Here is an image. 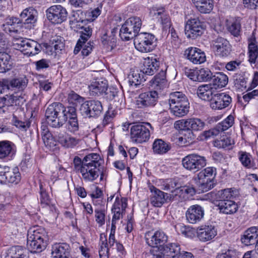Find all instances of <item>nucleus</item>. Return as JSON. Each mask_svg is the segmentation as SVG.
<instances>
[{
  "instance_id": "1",
  "label": "nucleus",
  "mask_w": 258,
  "mask_h": 258,
  "mask_svg": "<svg viewBox=\"0 0 258 258\" xmlns=\"http://www.w3.org/2000/svg\"><path fill=\"white\" fill-rule=\"evenodd\" d=\"M104 163V160L97 153H90L83 159L75 156L73 160L74 169L77 173L81 174L85 181L92 182L100 175V168Z\"/></svg>"
},
{
  "instance_id": "2",
  "label": "nucleus",
  "mask_w": 258,
  "mask_h": 258,
  "mask_svg": "<svg viewBox=\"0 0 258 258\" xmlns=\"http://www.w3.org/2000/svg\"><path fill=\"white\" fill-rule=\"evenodd\" d=\"M46 120L48 125L51 127L60 126V118L66 120L68 118L77 116L75 106H68L66 108L59 102H55L48 106L45 111Z\"/></svg>"
},
{
  "instance_id": "3",
  "label": "nucleus",
  "mask_w": 258,
  "mask_h": 258,
  "mask_svg": "<svg viewBox=\"0 0 258 258\" xmlns=\"http://www.w3.org/2000/svg\"><path fill=\"white\" fill-rule=\"evenodd\" d=\"M20 99L22 100L23 98L18 95H7L2 99L4 104L3 107H7L10 110L15 109L13 114L12 123L16 127L29 128L31 121L26 117L24 109L19 106Z\"/></svg>"
},
{
  "instance_id": "4",
  "label": "nucleus",
  "mask_w": 258,
  "mask_h": 258,
  "mask_svg": "<svg viewBox=\"0 0 258 258\" xmlns=\"http://www.w3.org/2000/svg\"><path fill=\"white\" fill-rule=\"evenodd\" d=\"M48 240L47 233L44 228L34 226L27 233V248L32 253L40 252L46 248Z\"/></svg>"
},
{
  "instance_id": "5",
  "label": "nucleus",
  "mask_w": 258,
  "mask_h": 258,
  "mask_svg": "<svg viewBox=\"0 0 258 258\" xmlns=\"http://www.w3.org/2000/svg\"><path fill=\"white\" fill-rule=\"evenodd\" d=\"M216 175V169L212 167H207L197 174L194 180L199 194L207 192L214 187Z\"/></svg>"
},
{
  "instance_id": "6",
  "label": "nucleus",
  "mask_w": 258,
  "mask_h": 258,
  "mask_svg": "<svg viewBox=\"0 0 258 258\" xmlns=\"http://www.w3.org/2000/svg\"><path fill=\"white\" fill-rule=\"evenodd\" d=\"M168 102L171 112L176 116H183L189 111V103L186 96L181 92L170 93Z\"/></svg>"
},
{
  "instance_id": "7",
  "label": "nucleus",
  "mask_w": 258,
  "mask_h": 258,
  "mask_svg": "<svg viewBox=\"0 0 258 258\" xmlns=\"http://www.w3.org/2000/svg\"><path fill=\"white\" fill-rule=\"evenodd\" d=\"M177 183L172 179H170L163 184V189L165 190H170L171 194L166 193V199L169 201L182 200L188 198L189 196H192L196 193L194 187L189 186H183L176 187Z\"/></svg>"
},
{
  "instance_id": "8",
  "label": "nucleus",
  "mask_w": 258,
  "mask_h": 258,
  "mask_svg": "<svg viewBox=\"0 0 258 258\" xmlns=\"http://www.w3.org/2000/svg\"><path fill=\"white\" fill-rule=\"evenodd\" d=\"M213 198L218 201V206L220 212L225 214H233L238 210L235 202L230 200L233 197L229 189L219 190L212 193Z\"/></svg>"
},
{
  "instance_id": "9",
  "label": "nucleus",
  "mask_w": 258,
  "mask_h": 258,
  "mask_svg": "<svg viewBox=\"0 0 258 258\" xmlns=\"http://www.w3.org/2000/svg\"><path fill=\"white\" fill-rule=\"evenodd\" d=\"M142 26V21L139 17H133L128 18L122 25L119 35L123 40L127 41L138 35Z\"/></svg>"
},
{
  "instance_id": "10",
  "label": "nucleus",
  "mask_w": 258,
  "mask_h": 258,
  "mask_svg": "<svg viewBox=\"0 0 258 258\" xmlns=\"http://www.w3.org/2000/svg\"><path fill=\"white\" fill-rule=\"evenodd\" d=\"M225 130H205L198 137L200 140H208L211 137H217L214 146L218 148H224L234 144V140L226 135Z\"/></svg>"
},
{
  "instance_id": "11",
  "label": "nucleus",
  "mask_w": 258,
  "mask_h": 258,
  "mask_svg": "<svg viewBox=\"0 0 258 258\" xmlns=\"http://www.w3.org/2000/svg\"><path fill=\"white\" fill-rule=\"evenodd\" d=\"M156 40L155 36L151 33H140L134 39V45L138 51L143 53L149 52L155 49Z\"/></svg>"
},
{
  "instance_id": "12",
  "label": "nucleus",
  "mask_w": 258,
  "mask_h": 258,
  "mask_svg": "<svg viewBox=\"0 0 258 258\" xmlns=\"http://www.w3.org/2000/svg\"><path fill=\"white\" fill-rule=\"evenodd\" d=\"M92 28L90 26H85L80 31V37L74 49V53L77 54L82 48V53L84 56H87L92 50L93 45L91 42L85 44L86 41L92 35Z\"/></svg>"
},
{
  "instance_id": "13",
  "label": "nucleus",
  "mask_w": 258,
  "mask_h": 258,
  "mask_svg": "<svg viewBox=\"0 0 258 258\" xmlns=\"http://www.w3.org/2000/svg\"><path fill=\"white\" fill-rule=\"evenodd\" d=\"M16 48L24 52L29 56L35 55L39 53L42 49L41 44L36 41L28 39H20L16 41L14 43Z\"/></svg>"
},
{
  "instance_id": "14",
  "label": "nucleus",
  "mask_w": 258,
  "mask_h": 258,
  "mask_svg": "<svg viewBox=\"0 0 258 258\" xmlns=\"http://www.w3.org/2000/svg\"><path fill=\"white\" fill-rule=\"evenodd\" d=\"M37 12L36 10L32 7L26 8L20 14V20L17 22L16 18L12 19V23L11 24V20L10 22H8V24L12 25L13 23L20 22L23 24V27L27 29H31L34 26L37 21Z\"/></svg>"
},
{
  "instance_id": "15",
  "label": "nucleus",
  "mask_w": 258,
  "mask_h": 258,
  "mask_svg": "<svg viewBox=\"0 0 258 258\" xmlns=\"http://www.w3.org/2000/svg\"><path fill=\"white\" fill-rule=\"evenodd\" d=\"M204 29V22L201 21L198 18H195L186 21L185 34L187 37L195 39L203 34Z\"/></svg>"
},
{
  "instance_id": "16",
  "label": "nucleus",
  "mask_w": 258,
  "mask_h": 258,
  "mask_svg": "<svg viewBox=\"0 0 258 258\" xmlns=\"http://www.w3.org/2000/svg\"><path fill=\"white\" fill-rule=\"evenodd\" d=\"M183 166L187 170L197 171L206 165V160L203 156L197 154H189L182 160Z\"/></svg>"
},
{
  "instance_id": "17",
  "label": "nucleus",
  "mask_w": 258,
  "mask_h": 258,
  "mask_svg": "<svg viewBox=\"0 0 258 258\" xmlns=\"http://www.w3.org/2000/svg\"><path fill=\"white\" fill-rule=\"evenodd\" d=\"M102 110L101 102L96 100L87 101L81 104V114L85 117H93L99 115Z\"/></svg>"
},
{
  "instance_id": "18",
  "label": "nucleus",
  "mask_w": 258,
  "mask_h": 258,
  "mask_svg": "<svg viewBox=\"0 0 258 258\" xmlns=\"http://www.w3.org/2000/svg\"><path fill=\"white\" fill-rule=\"evenodd\" d=\"M145 238L146 243L152 247L160 248L167 241L168 236L163 231L157 230L150 231L145 233Z\"/></svg>"
},
{
  "instance_id": "19",
  "label": "nucleus",
  "mask_w": 258,
  "mask_h": 258,
  "mask_svg": "<svg viewBox=\"0 0 258 258\" xmlns=\"http://www.w3.org/2000/svg\"><path fill=\"white\" fill-rule=\"evenodd\" d=\"M47 18L52 23L60 24L66 20L68 13L66 9L61 6H52L46 11Z\"/></svg>"
},
{
  "instance_id": "20",
  "label": "nucleus",
  "mask_w": 258,
  "mask_h": 258,
  "mask_svg": "<svg viewBox=\"0 0 258 258\" xmlns=\"http://www.w3.org/2000/svg\"><path fill=\"white\" fill-rule=\"evenodd\" d=\"M158 99L157 91L144 92L139 95L136 100V105L139 108L153 107L157 103Z\"/></svg>"
},
{
  "instance_id": "21",
  "label": "nucleus",
  "mask_w": 258,
  "mask_h": 258,
  "mask_svg": "<svg viewBox=\"0 0 258 258\" xmlns=\"http://www.w3.org/2000/svg\"><path fill=\"white\" fill-rule=\"evenodd\" d=\"M232 102V98L225 93H216L210 103L211 108L215 110H221L229 105Z\"/></svg>"
},
{
  "instance_id": "22",
  "label": "nucleus",
  "mask_w": 258,
  "mask_h": 258,
  "mask_svg": "<svg viewBox=\"0 0 258 258\" xmlns=\"http://www.w3.org/2000/svg\"><path fill=\"white\" fill-rule=\"evenodd\" d=\"M180 245L176 243L163 245L160 248L159 253L155 258H175L180 253Z\"/></svg>"
},
{
  "instance_id": "23",
  "label": "nucleus",
  "mask_w": 258,
  "mask_h": 258,
  "mask_svg": "<svg viewBox=\"0 0 258 258\" xmlns=\"http://www.w3.org/2000/svg\"><path fill=\"white\" fill-rule=\"evenodd\" d=\"M184 56L194 64H201L206 60L205 52L197 47H190L186 49L184 52Z\"/></svg>"
},
{
  "instance_id": "24",
  "label": "nucleus",
  "mask_w": 258,
  "mask_h": 258,
  "mask_svg": "<svg viewBox=\"0 0 258 258\" xmlns=\"http://www.w3.org/2000/svg\"><path fill=\"white\" fill-rule=\"evenodd\" d=\"M205 126V122L199 118L181 119L174 123L175 129H200Z\"/></svg>"
},
{
  "instance_id": "25",
  "label": "nucleus",
  "mask_w": 258,
  "mask_h": 258,
  "mask_svg": "<svg viewBox=\"0 0 258 258\" xmlns=\"http://www.w3.org/2000/svg\"><path fill=\"white\" fill-rule=\"evenodd\" d=\"M204 215L203 208L199 205L190 206L185 213L186 218L190 223L196 224L200 222Z\"/></svg>"
},
{
  "instance_id": "26",
  "label": "nucleus",
  "mask_w": 258,
  "mask_h": 258,
  "mask_svg": "<svg viewBox=\"0 0 258 258\" xmlns=\"http://www.w3.org/2000/svg\"><path fill=\"white\" fill-rule=\"evenodd\" d=\"M160 62L155 56H149L144 58L142 71L143 74L148 75H154L159 68Z\"/></svg>"
},
{
  "instance_id": "27",
  "label": "nucleus",
  "mask_w": 258,
  "mask_h": 258,
  "mask_svg": "<svg viewBox=\"0 0 258 258\" xmlns=\"http://www.w3.org/2000/svg\"><path fill=\"white\" fill-rule=\"evenodd\" d=\"M149 189L152 192L150 202L153 206L160 207L165 201L169 200V199H166V193L157 188L154 186H150Z\"/></svg>"
},
{
  "instance_id": "28",
  "label": "nucleus",
  "mask_w": 258,
  "mask_h": 258,
  "mask_svg": "<svg viewBox=\"0 0 258 258\" xmlns=\"http://www.w3.org/2000/svg\"><path fill=\"white\" fill-rule=\"evenodd\" d=\"M70 249L66 243H55L52 246L51 254L54 258H70Z\"/></svg>"
},
{
  "instance_id": "29",
  "label": "nucleus",
  "mask_w": 258,
  "mask_h": 258,
  "mask_svg": "<svg viewBox=\"0 0 258 258\" xmlns=\"http://www.w3.org/2000/svg\"><path fill=\"white\" fill-rule=\"evenodd\" d=\"M241 240L246 246L255 244L258 246V227H252L246 230Z\"/></svg>"
},
{
  "instance_id": "30",
  "label": "nucleus",
  "mask_w": 258,
  "mask_h": 258,
  "mask_svg": "<svg viewBox=\"0 0 258 258\" xmlns=\"http://www.w3.org/2000/svg\"><path fill=\"white\" fill-rule=\"evenodd\" d=\"M107 88V81L103 79H98L89 86L90 94L93 96L102 95L106 92Z\"/></svg>"
},
{
  "instance_id": "31",
  "label": "nucleus",
  "mask_w": 258,
  "mask_h": 258,
  "mask_svg": "<svg viewBox=\"0 0 258 258\" xmlns=\"http://www.w3.org/2000/svg\"><path fill=\"white\" fill-rule=\"evenodd\" d=\"M214 47L217 54L222 57L228 56L231 51L229 42L222 37H218L216 39Z\"/></svg>"
},
{
  "instance_id": "32",
  "label": "nucleus",
  "mask_w": 258,
  "mask_h": 258,
  "mask_svg": "<svg viewBox=\"0 0 258 258\" xmlns=\"http://www.w3.org/2000/svg\"><path fill=\"white\" fill-rule=\"evenodd\" d=\"M217 235V230L212 226H204L197 229V236L202 241L211 240Z\"/></svg>"
},
{
  "instance_id": "33",
  "label": "nucleus",
  "mask_w": 258,
  "mask_h": 258,
  "mask_svg": "<svg viewBox=\"0 0 258 258\" xmlns=\"http://www.w3.org/2000/svg\"><path fill=\"white\" fill-rule=\"evenodd\" d=\"M153 152L155 154L163 155L167 153L171 149L170 143L166 142L162 139H155L152 144Z\"/></svg>"
},
{
  "instance_id": "34",
  "label": "nucleus",
  "mask_w": 258,
  "mask_h": 258,
  "mask_svg": "<svg viewBox=\"0 0 258 258\" xmlns=\"http://www.w3.org/2000/svg\"><path fill=\"white\" fill-rule=\"evenodd\" d=\"M151 15L157 18L161 19V22L164 28H170L171 22L169 17L165 13L164 8L153 7L150 11Z\"/></svg>"
},
{
  "instance_id": "35",
  "label": "nucleus",
  "mask_w": 258,
  "mask_h": 258,
  "mask_svg": "<svg viewBox=\"0 0 258 258\" xmlns=\"http://www.w3.org/2000/svg\"><path fill=\"white\" fill-rule=\"evenodd\" d=\"M215 89L210 84L203 85L198 87L197 94L202 100L210 101L211 103L214 95L215 94Z\"/></svg>"
},
{
  "instance_id": "36",
  "label": "nucleus",
  "mask_w": 258,
  "mask_h": 258,
  "mask_svg": "<svg viewBox=\"0 0 258 258\" xmlns=\"http://www.w3.org/2000/svg\"><path fill=\"white\" fill-rule=\"evenodd\" d=\"M42 138L45 147L49 151L54 152L58 150L57 142L49 130H43Z\"/></svg>"
},
{
  "instance_id": "37",
  "label": "nucleus",
  "mask_w": 258,
  "mask_h": 258,
  "mask_svg": "<svg viewBox=\"0 0 258 258\" xmlns=\"http://www.w3.org/2000/svg\"><path fill=\"white\" fill-rule=\"evenodd\" d=\"M6 83L8 85V89H18L23 91L27 85L28 80L25 76H22L10 80H7Z\"/></svg>"
},
{
  "instance_id": "38",
  "label": "nucleus",
  "mask_w": 258,
  "mask_h": 258,
  "mask_svg": "<svg viewBox=\"0 0 258 258\" xmlns=\"http://www.w3.org/2000/svg\"><path fill=\"white\" fill-rule=\"evenodd\" d=\"M210 84L215 90L224 87L228 83V77L223 73L219 72L212 76Z\"/></svg>"
},
{
  "instance_id": "39",
  "label": "nucleus",
  "mask_w": 258,
  "mask_h": 258,
  "mask_svg": "<svg viewBox=\"0 0 258 258\" xmlns=\"http://www.w3.org/2000/svg\"><path fill=\"white\" fill-rule=\"evenodd\" d=\"M149 130H131V138L133 142L142 143L150 138Z\"/></svg>"
},
{
  "instance_id": "40",
  "label": "nucleus",
  "mask_w": 258,
  "mask_h": 258,
  "mask_svg": "<svg viewBox=\"0 0 258 258\" xmlns=\"http://www.w3.org/2000/svg\"><path fill=\"white\" fill-rule=\"evenodd\" d=\"M58 138L59 143L65 148H73L81 140L80 138L71 137L67 134H60Z\"/></svg>"
},
{
  "instance_id": "41",
  "label": "nucleus",
  "mask_w": 258,
  "mask_h": 258,
  "mask_svg": "<svg viewBox=\"0 0 258 258\" xmlns=\"http://www.w3.org/2000/svg\"><path fill=\"white\" fill-rule=\"evenodd\" d=\"M11 56L7 52H0V73H6L12 68Z\"/></svg>"
},
{
  "instance_id": "42",
  "label": "nucleus",
  "mask_w": 258,
  "mask_h": 258,
  "mask_svg": "<svg viewBox=\"0 0 258 258\" xmlns=\"http://www.w3.org/2000/svg\"><path fill=\"white\" fill-rule=\"evenodd\" d=\"M166 84V72L162 70L151 81L152 87L157 90L162 89Z\"/></svg>"
},
{
  "instance_id": "43",
  "label": "nucleus",
  "mask_w": 258,
  "mask_h": 258,
  "mask_svg": "<svg viewBox=\"0 0 258 258\" xmlns=\"http://www.w3.org/2000/svg\"><path fill=\"white\" fill-rule=\"evenodd\" d=\"M6 171V183L7 182L17 184L21 180V174L19 172V169L17 167L10 168Z\"/></svg>"
},
{
  "instance_id": "44",
  "label": "nucleus",
  "mask_w": 258,
  "mask_h": 258,
  "mask_svg": "<svg viewBox=\"0 0 258 258\" xmlns=\"http://www.w3.org/2000/svg\"><path fill=\"white\" fill-rule=\"evenodd\" d=\"M228 31L234 36L238 37L241 32V20L239 18H236L228 24Z\"/></svg>"
},
{
  "instance_id": "45",
  "label": "nucleus",
  "mask_w": 258,
  "mask_h": 258,
  "mask_svg": "<svg viewBox=\"0 0 258 258\" xmlns=\"http://www.w3.org/2000/svg\"><path fill=\"white\" fill-rule=\"evenodd\" d=\"M26 250L20 246H13L7 253L8 258H24L26 256Z\"/></svg>"
},
{
  "instance_id": "46",
  "label": "nucleus",
  "mask_w": 258,
  "mask_h": 258,
  "mask_svg": "<svg viewBox=\"0 0 258 258\" xmlns=\"http://www.w3.org/2000/svg\"><path fill=\"white\" fill-rule=\"evenodd\" d=\"M107 240L106 236L104 234L100 235V247L99 253L100 258L109 257V248L107 246Z\"/></svg>"
},
{
  "instance_id": "47",
  "label": "nucleus",
  "mask_w": 258,
  "mask_h": 258,
  "mask_svg": "<svg viewBox=\"0 0 258 258\" xmlns=\"http://www.w3.org/2000/svg\"><path fill=\"white\" fill-rule=\"evenodd\" d=\"M128 80L130 85L137 86L140 85L142 82L145 81V79L143 76V73L140 74L138 71H131L128 75Z\"/></svg>"
},
{
  "instance_id": "48",
  "label": "nucleus",
  "mask_w": 258,
  "mask_h": 258,
  "mask_svg": "<svg viewBox=\"0 0 258 258\" xmlns=\"http://www.w3.org/2000/svg\"><path fill=\"white\" fill-rule=\"evenodd\" d=\"M197 10L202 14L210 13L213 9L212 0H205L195 6Z\"/></svg>"
},
{
  "instance_id": "49",
  "label": "nucleus",
  "mask_w": 258,
  "mask_h": 258,
  "mask_svg": "<svg viewBox=\"0 0 258 258\" xmlns=\"http://www.w3.org/2000/svg\"><path fill=\"white\" fill-rule=\"evenodd\" d=\"M238 155L239 160L244 167L247 168H250L253 167L252 156L249 153L244 151H240L238 152Z\"/></svg>"
},
{
  "instance_id": "50",
  "label": "nucleus",
  "mask_w": 258,
  "mask_h": 258,
  "mask_svg": "<svg viewBox=\"0 0 258 258\" xmlns=\"http://www.w3.org/2000/svg\"><path fill=\"white\" fill-rule=\"evenodd\" d=\"M12 152V143L8 141L0 142V158L3 159L10 156Z\"/></svg>"
},
{
  "instance_id": "51",
  "label": "nucleus",
  "mask_w": 258,
  "mask_h": 258,
  "mask_svg": "<svg viewBox=\"0 0 258 258\" xmlns=\"http://www.w3.org/2000/svg\"><path fill=\"white\" fill-rule=\"evenodd\" d=\"M191 131V130H179L178 133L172 136L171 137V141L178 144H184L188 142L187 139L189 137L187 136L186 134H183V131L186 132L189 135H190V131Z\"/></svg>"
},
{
  "instance_id": "52",
  "label": "nucleus",
  "mask_w": 258,
  "mask_h": 258,
  "mask_svg": "<svg viewBox=\"0 0 258 258\" xmlns=\"http://www.w3.org/2000/svg\"><path fill=\"white\" fill-rule=\"evenodd\" d=\"M50 43L53 46L55 52H59L64 48V39L62 37L58 36L51 38Z\"/></svg>"
},
{
  "instance_id": "53",
  "label": "nucleus",
  "mask_w": 258,
  "mask_h": 258,
  "mask_svg": "<svg viewBox=\"0 0 258 258\" xmlns=\"http://www.w3.org/2000/svg\"><path fill=\"white\" fill-rule=\"evenodd\" d=\"M240 253L236 249L229 247L225 252L218 253L216 258H240Z\"/></svg>"
},
{
  "instance_id": "54",
  "label": "nucleus",
  "mask_w": 258,
  "mask_h": 258,
  "mask_svg": "<svg viewBox=\"0 0 258 258\" xmlns=\"http://www.w3.org/2000/svg\"><path fill=\"white\" fill-rule=\"evenodd\" d=\"M134 125L131 129H149L152 128L151 124L147 122H138L134 123H129L126 121L122 123V126L124 128H128L130 125Z\"/></svg>"
},
{
  "instance_id": "55",
  "label": "nucleus",
  "mask_w": 258,
  "mask_h": 258,
  "mask_svg": "<svg viewBox=\"0 0 258 258\" xmlns=\"http://www.w3.org/2000/svg\"><path fill=\"white\" fill-rule=\"evenodd\" d=\"M68 100L70 104L77 106L79 104L81 105V104L84 103L85 102V98L80 96L74 91H71L68 94Z\"/></svg>"
},
{
  "instance_id": "56",
  "label": "nucleus",
  "mask_w": 258,
  "mask_h": 258,
  "mask_svg": "<svg viewBox=\"0 0 258 258\" xmlns=\"http://www.w3.org/2000/svg\"><path fill=\"white\" fill-rule=\"evenodd\" d=\"M199 82H207L211 80L212 73L208 69L202 68L198 70Z\"/></svg>"
},
{
  "instance_id": "57",
  "label": "nucleus",
  "mask_w": 258,
  "mask_h": 258,
  "mask_svg": "<svg viewBox=\"0 0 258 258\" xmlns=\"http://www.w3.org/2000/svg\"><path fill=\"white\" fill-rule=\"evenodd\" d=\"M249 61L255 63L258 55V48L254 42H251L248 45Z\"/></svg>"
},
{
  "instance_id": "58",
  "label": "nucleus",
  "mask_w": 258,
  "mask_h": 258,
  "mask_svg": "<svg viewBox=\"0 0 258 258\" xmlns=\"http://www.w3.org/2000/svg\"><path fill=\"white\" fill-rule=\"evenodd\" d=\"M127 199L125 198H119L116 197L115 199V202L113 205L112 209L116 210V209H119V211H125L127 207Z\"/></svg>"
},
{
  "instance_id": "59",
  "label": "nucleus",
  "mask_w": 258,
  "mask_h": 258,
  "mask_svg": "<svg viewBox=\"0 0 258 258\" xmlns=\"http://www.w3.org/2000/svg\"><path fill=\"white\" fill-rule=\"evenodd\" d=\"M111 209L112 212L113 213L111 224L112 231L115 230L116 221L122 218L123 215L125 213V211H119L118 209Z\"/></svg>"
},
{
  "instance_id": "60",
  "label": "nucleus",
  "mask_w": 258,
  "mask_h": 258,
  "mask_svg": "<svg viewBox=\"0 0 258 258\" xmlns=\"http://www.w3.org/2000/svg\"><path fill=\"white\" fill-rule=\"evenodd\" d=\"M102 42L108 50H112L116 45L115 39L113 37H108L106 35H104L102 37Z\"/></svg>"
},
{
  "instance_id": "61",
  "label": "nucleus",
  "mask_w": 258,
  "mask_h": 258,
  "mask_svg": "<svg viewBox=\"0 0 258 258\" xmlns=\"http://www.w3.org/2000/svg\"><path fill=\"white\" fill-rule=\"evenodd\" d=\"M234 123V117L232 115H229L223 121L219 123L216 129H228Z\"/></svg>"
},
{
  "instance_id": "62",
  "label": "nucleus",
  "mask_w": 258,
  "mask_h": 258,
  "mask_svg": "<svg viewBox=\"0 0 258 258\" xmlns=\"http://www.w3.org/2000/svg\"><path fill=\"white\" fill-rule=\"evenodd\" d=\"M40 204L43 206L49 205L51 202V200L49 195L42 189L41 185H40Z\"/></svg>"
},
{
  "instance_id": "63",
  "label": "nucleus",
  "mask_w": 258,
  "mask_h": 258,
  "mask_svg": "<svg viewBox=\"0 0 258 258\" xmlns=\"http://www.w3.org/2000/svg\"><path fill=\"white\" fill-rule=\"evenodd\" d=\"M105 211L102 210H95V217L96 221L100 226L103 225L105 223Z\"/></svg>"
},
{
  "instance_id": "64",
  "label": "nucleus",
  "mask_w": 258,
  "mask_h": 258,
  "mask_svg": "<svg viewBox=\"0 0 258 258\" xmlns=\"http://www.w3.org/2000/svg\"><path fill=\"white\" fill-rule=\"evenodd\" d=\"M37 71L46 69L50 67V61L46 59H41L34 62Z\"/></svg>"
}]
</instances>
